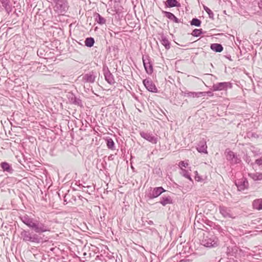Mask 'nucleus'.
Masks as SVG:
<instances>
[{"mask_svg": "<svg viewBox=\"0 0 262 262\" xmlns=\"http://www.w3.org/2000/svg\"><path fill=\"white\" fill-rule=\"evenodd\" d=\"M225 154L226 159L230 162L231 164H237L241 162V158L238 157V156L232 151L226 149Z\"/></svg>", "mask_w": 262, "mask_h": 262, "instance_id": "nucleus-6", "label": "nucleus"}, {"mask_svg": "<svg viewBox=\"0 0 262 262\" xmlns=\"http://www.w3.org/2000/svg\"><path fill=\"white\" fill-rule=\"evenodd\" d=\"M216 227H217V229H219L221 228H220V227L219 226H216Z\"/></svg>", "mask_w": 262, "mask_h": 262, "instance_id": "nucleus-45", "label": "nucleus"}, {"mask_svg": "<svg viewBox=\"0 0 262 262\" xmlns=\"http://www.w3.org/2000/svg\"><path fill=\"white\" fill-rule=\"evenodd\" d=\"M163 206H165L167 204H171L173 203L171 198L169 196L162 197L159 202Z\"/></svg>", "mask_w": 262, "mask_h": 262, "instance_id": "nucleus-25", "label": "nucleus"}, {"mask_svg": "<svg viewBox=\"0 0 262 262\" xmlns=\"http://www.w3.org/2000/svg\"><path fill=\"white\" fill-rule=\"evenodd\" d=\"M0 166L4 172H7L8 173L11 174L14 171L11 165L7 162H1Z\"/></svg>", "mask_w": 262, "mask_h": 262, "instance_id": "nucleus-17", "label": "nucleus"}, {"mask_svg": "<svg viewBox=\"0 0 262 262\" xmlns=\"http://www.w3.org/2000/svg\"><path fill=\"white\" fill-rule=\"evenodd\" d=\"M95 43V39L92 37H89L85 38L84 41L85 46L89 48L92 47Z\"/></svg>", "mask_w": 262, "mask_h": 262, "instance_id": "nucleus-28", "label": "nucleus"}, {"mask_svg": "<svg viewBox=\"0 0 262 262\" xmlns=\"http://www.w3.org/2000/svg\"><path fill=\"white\" fill-rule=\"evenodd\" d=\"M253 207L258 210H262V198L255 200L252 203Z\"/></svg>", "mask_w": 262, "mask_h": 262, "instance_id": "nucleus-26", "label": "nucleus"}, {"mask_svg": "<svg viewBox=\"0 0 262 262\" xmlns=\"http://www.w3.org/2000/svg\"><path fill=\"white\" fill-rule=\"evenodd\" d=\"M106 146L107 147L111 150L115 149V143L113 141V140L111 138H107L106 139Z\"/></svg>", "mask_w": 262, "mask_h": 262, "instance_id": "nucleus-30", "label": "nucleus"}, {"mask_svg": "<svg viewBox=\"0 0 262 262\" xmlns=\"http://www.w3.org/2000/svg\"><path fill=\"white\" fill-rule=\"evenodd\" d=\"M95 20L100 25H104L106 23V19L102 17L100 14L96 13L94 14Z\"/></svg>", "mask_w": 262, "mask_h": 262, "instance_id": "nucleus-22", "label": "nucleus"}, {"mask_svg": "<svg viewBox=\"0 0 262 262\" xmlns=\"http://www.w3.org/2000/svg\"><path fill=\"white\" fill-rule=\"evenodd\" d=\"M166 190L161 186L155 187L153 189L150 187L149 192L146 193L145 196L148 200H152L160 196Z\"/></svg>", "mask_w": 262, "mask_h": 262, "instance_id": "nucleus-4", "label": "nucleus"}, {"mask_svg": "<svg viewBox=\"0 0 262 262\" xmlns=\"http://www.w3.org/2000/svg\"><path fill=\"white\" fill-rule=\"evenodd\" d=\"M108 50L110 53H113L114 55L118 52V48L116 45L108 47Z\"/></svg>", "mask_w": 262, "mask_h": 262, "instance_id": "nucleus-35", "label": "nucleus"}, {"mask_svg": "<svg viewBox=\"0 0 262 262\" xmlns=\"http://www.w3.org/2000/svg\"><path fill=\"white\" fill-rule=\"evenodd\" d=\"M232 88V84L230 82H221L213 84L212 90L213 91H227L228 89Z\"/></svg>", "mask_w": 262, "mask_h": 262, "instance_id": "nucleus-8", "label": "nucleus"}, {"mask_svg": "<svg viewBox=\"0 0 262 262\" xmlns=\"http://www.w3.org/2000/svg\"><path fill=\"white\" fill-rule=\"evenodd\" d=\"M190 25L191 26H194L195 27H200L202 21L201 20L198 19V18H193L192 20L190 21Z\"/></svg>", "mask_w": 262, "mask_h": 262, "instance_id": "nucleus-31", "label": "nucleus"}, {"mask_svg": "<svg viewBox=\"0 0 262 262\" xmlns=\"http://www.w3.org/2000/svg\"><path fill=\"white\" fill-rule=\"evenodd\" d=\"M210 49L215 52H221L223 50V47L220 43H214L210 45Z\"/></svg>", "mask_w": 262, "mask_h": 262, "instance_id": "nucleus-23", "label": "nucleus"}, {"mask_svg": "<svg viewBox=\"0 0 262 262\" xmlns=\"http://www.w3.org/2000/svg\"><path fill=\"white\" fill-rule=\"evenodd\" d=\"M21 221L30 229L34 231L23 229L20 232L21 238L23 241L27 243L41 244L47 239L42 234L49 232L50 227L45 222H41L29 216L27 214L19 217Z\"/></svg>", "mask_w": 262, "mask_h": 262, "instance_id": "nucleus-1", "label": "nucleus"}, {"mask_svg": "<svg viewBox=\"0 0 262 262\" xmlns=\"http://www.w3.org/2000/svg\"><path fill=\"white\" fill-rule=\"evenodd\" d=\"M162 13L164 15V16L174 23H179L181 22L180 20L171 12L163 10L162 11Z\"/></svg>", "mask_w": 262, "mask_h": 262, "instance_id": "nucleus-18", "label": "nucleus"}, {"mask_svg": "<svg viewBox=\"0 0 262 262\" xmlns=\"http://www.w3.org/2000/svg\"><path fill=\"white\" fill-rule=\"evenodd\" d=\"M3 7H4L5 10L9 13L11 11V6L9 0H0Z\"/></svg>", "mask_w": 262, "mask_h": 262, "instance_id": "nucleus-27", "label": "nucleus"}, {"mask_svg": "<svg viewBox=\"0 0 262 262\" xmlns=\"http://www.w3.org/2000/svg\"><path fill=\"white\" fill-rule=\"evenodd\" d=\"M96 77V72L92 71L81 75L79 78H81V81L83 83H94L95 81Z\"/></svg>", "mask_w": 262, "mask_h": 262, "instance_id": "nucleus-5", "label": "nucleus"}, {"mask_svg": "<svg viewBox=\"0 0 262 262\" xmlns=\"http://www.w3.org/2000/svg\"><path fill=\"white\" fill-rule=\"evenodd\" d=\"M102 72L106 81L110 84L113 85L115 83L114 77L106 64L103 66Z\"/></svg>", "mask_w": 262, "mask_h": 262, "instance_id": "nucleus-9", "label": "nucleus"}, {"mask_svg": "<svg viewBox=\"0 0 262 262\" xmlns=\"http://www.w3.org/2000/svg\"><path fill=\"white\" fill-rule=\"evenodd\" d=\"M203 9L206 12V13L208 14L209 17L213 20L214 18V14L213 12L208 7L205 5H203Z\"/></svg>", "mask_w": 262, "mask_h": 262, "instance_id": "nucleus-32", "label": "nucleus"}, {"mask_svg": "<svg viewBox=\"0 0 262 262\" xmlns=\"http://www.w3.org/2000/svg\"><path fill=\"white\" fill-rule=\"evenodd\" d=\"M235 184L239 191H243L248 188L249 183L246 178H243L235 181Z\"/></svg>", "mask_w": 262, "mask_h": 262, "instance_id": "nucleus-11", "label": "nucleus"}, {"mask_svg": "<svg viewBox=\"0 0 262 262\" xmlns=\"http://www.w3.org/2000/svg\"><path fill=\"white\" fill-rule=\"evenodd\" d=\"M142 61L146 73L151 75L153 73V65L150 57L148 55H143Z\"/></svg>", "mask_w": 262, "mask_h": 262, "instance_id": "nucleus-7", "label": "nucleus"}, {"mask_svg": "<svg viewBox=\"0 0 262 262\" xmlns=\"http://www.w3.org/2000/svg\"><path fill=\"white\" fill-rule=\"evenodd\" d=\"M244 160L248 164L250 163V162H251V158L250 157V156H248L247 155H246L245 156V158H244Z\"/></svg>", "mask_w": 262, "mask_h": 262, "instance_id": "nucleus-41", "label": "nucleus"}, {"mask_svg": "<svg viewBox=\"0 0 262 262\" xmlns=\"http://www.w3.org/2000/svg\"><path fill=\"white\" fill-rule=\"evenodd\" d=\"M225 57H226V58L228 59L229 60L232 61V59H231V56H230V55H229V56H225Z\"/></svg>", "mask_w": 262, "mask_h": 262, "instance_id": "nucleus-43", "label": "nucleus"}, {"mask_svg": "<svg viewBox=\"0 0 262 262\" xmlns=\"http://www.w3.org/2000/svg\"><path fill=\"white\" fill-rule=\"evenodd\" d=\"M203 33V30L202 29H195L192 31V32L191 33V35L194 37H199Z\"/></svg>", "mask_w": 262, "mask_h": 262, "instance_id": "nucleus-34", "label": "nucleus"}, {"mask_svg": "<svg viewBox=\"0 0 262 262\" xmlns=\"http://www.w3.org/2000/svg\"><path fill=\"white\" fill-rule=\"evenodd\" d=\"M207 145H206V141L204 139L200 140L198 144V146L196 147V149L198 151V152L200 153H204V154H207Z\"/></svg>", "mask_w": 262, "mask_h": 262, "instance_id": "nucleus-16", "label": "nucleus"}, {"mask_svg": "<svg viewBox=\"0 0 262 262\" xmlns=\"http://www.w3.org/2000/svg\"><path fill=\"white\" fill-rule=\"evenodd\" d=\"M258 6L259 8L262 11V0H259L258 2Z\"/></svg>", "mask_w": 262, "mask_h": 262, "instance_id": "nucleus-42", "label": "nucleus"}, {"mask_svg": "<svg viewBox=\"0 0 262 262\" xmlns=\"http://www.w3.org/2000/svg\"><path fill=\"white\" fill-rule=\"evenodd\" d=\"M74 191H70L69 190L64 195V202L67 204L71 203L73 204L76 201V196L73 194Z\"/></svg>", "mask_w": 262, "mask_h": 262, "instance_id": "nucleus-13", "label": "nucleus"}, {"mask_svg": "<svg viewBox=\"0 0 262 262\" xmlns=\"http://www.w3.org/2000/svg\"><path fill=\"white\" fill-rule=\"evenodd\" d=\"M194 256V255L193 254H190L189 256L185 257L184 259H181L180 260V262H191L192 260V259L190 258H191Z\"/></svg>", "mask_w": 262, "mask_h": 262, "instance_id": "nucleus-36", "label": "nucleus"}, {"mask_svg": "<svg viewBox=\"0 0 262 262\" xmlns=\"http://www.w3.org/2000/svg\"><path fill=\"white\" fill-rule=\"evenodd\" d=\"M140 135L142 138L152 144H156L158 142V138L151 133L142 131L140 132Z\"/></svg>", "mask_w": 262, "mask_h": 262, "instance_id": "nucleus-10", "label": "nucleus"}, {"mask_svg": "<svg viewBox=\"0 0 262 262\" xmlns=\"http://www.w3.org/2000/svg\"><path fill=\"white\" fill-rule=\"evenodd\" d=\"M78 197H79V198L80 199H81V198H82V196H81L80 195H79V196H78Z\"/></svg>", "mask_w": 262, "mask_h": 262, "instance_id": "nucleus-46", "label": "nucleus"}, {"mask_svg": "<svg viewBox=\"0 0 262 262\" xmlns=\"http://www.w3.org/2000/svg\"><path fill=\"white\" fill-rule=\"evenodd\" d=\"M195 172V176L194 177L195 180L198 182L201 181L202 180V178L198 174V172L196 171Z\"/></svg>", "mask_w": 262, "mask_h": 262, "instance_id": "nucleus-39", "label": "nucleus"}, {"mask_svg": "<svg viewBox=\"0 0 262 262\" xmlns=\"http://www.w3.org/2000/svg\"><path fill=\"white\" fill-rule=\"evenodd\" d=\"M204 93H201V92H184V96L188 97H192V98H195V97H202V95H203Z\"/></svg>", "mask_w": 262, "mask_h": 262, "instance_id": "nucleus-21", "label": "nucleus"}, {"mask_svg": "<svg viewBox=\"0 0 262 262\" xmlns=\"http://www.w3.org/2000/svg\"><path fill=\"white\" fill-rule=\"evenodd\" d=\"M248 175L254 181L262 180V173L261 172L248 173Z\"/></svg>", "mask_w": 262, "mask_h": 262, "instance_id": "nucleus-24", "label": "nucleus"}, {"mask_svg": "<svg viewBox=\"0 0 262 262\" xmlns=\"http://www.w3.org/2000/svg\"><path fill=\"white\" fill-rule=\"evenodd\" d=\"M116 13H118V11H116Z\"/></svg>", "mask_w": 262, "mask_h": 262, "instance_id": "nucleus-47", "label": "nucleus"}, {"mask_svg": "<svg viewBox=\"0 0 262 262\" xmlns=\"http://www.w3.org/2000/svg\"><path fill=\"white\" fill-rule=\"evenodd\" d=\"M68 98L72 104L79 106L80 107H83L81 100L79 98L77 97L73 93H71L69 95Z\"/></svg>", "mask_w": 262, "mask_h": 262, "instance_id": "nucleus-15", "label": "nucleus"}, {"mask_svg": "<svg viewBox=\"0 0 262 262\" xmlns=\"http://www.w3.org/2000/svg\"><path fill=\"white\" fill-rule=\"evenodd\" d=\"M181 174L185 178L188 179V180H189L191 181H192V180L191 178L190 174L189 172L187 170L181 168Z\"/></svg>", "mask_w": 262, "mask_h": 262, "instance_id": "nucleus-33", "label": "nucleus"}, {"mask_svg": "<svg viewBox=\"0 0 262 262\" xmlns=\"http://www.w3.org/2000/svg\"><path fill=\"white\" fill-rule=\"evenodd\" d=\"M255 163L259 166H262V159L259 158L255 160Z\"/></svg>", "mask_w": 262, "mask_h": 262, "instance_id": "nucleus-40", "label": "nucleus"}, {"mask_svg": "<svg viewBox=\"0 0 262 262\" xmlns=\"http://www.w3.org/2000/svg\"><path fill=\"white\" fill-rule=\"evenodd\" d=\"M223 252H224L228 257H236L238 253V247L235 243L230 242L226 243L222 248Z\"/></svg>", "mask_w": 262, "mask_h": 262, "instance_id": "nucleus-3", "label": "nucleus"}, {"mask_svg": "<svg viewBox=\"0 0 262 262\" xmlns=\"http://www.w3.org/2000/svg\"><path fill=\"white\" fill-rule=\"evenodd\" d=\"M79 187L81 188L82 189V191L83 192L88 193L90 194L91 193V192H93L94 190V188L93 187H92V186H90V185L84 186L81 185H79Z\"/></svg>", "mask_w": 262, "mask_h": 262, "instance_id": "nucleus-29", "label": "nucleus"}, {"mask_svg": "<svg viewBox=\"0 0 262 262\" xmlns=\"http://www.w3.org/2000/svg\"><path fill=\"white\" fill-rule=\"evenodd\" d=\"M143 83L148 91L152 93H157L158 92L157 88L151 80L145 79L143 80Z\"/></svg>", "mask_w": 262, "mask_h": 262, "instance_id": "nucleus-12", "label": "nucleus"}, {"mask_svg": "<svg viewBox=\"0 0 262 262\" xmlns=\"http://www.w3.org/2000/svg\"><path fill=\"white\" fill-rule=\"evenodd\" d=\"M201 93H204L203 95H202V97L206 96V95L209 97H211L213 95V93L211 91L201 92Z\"/></svg>", "mask_w": 262, "mask_h": 262, "instance_id": "nucleus-37", "label": "nucleus"}, {"mask_svg": "<svg viewBox=\"0 0 262 262\" xmlns=\"http://www.w3.org/2000/svg\"><path fill=\"white\" fill-rule=\"evenodd\" d=\"M201 243L204 247L213 248L218 246L219 239L216 236L209 233L206 235H204Z\"/></svg>", "mask_w": 262, "mask_h": 262, "instance_id": "nucleus-2", "label": "nucleus"}, {"mask_svg": "<svg viewBox=\"0 0 262 262\" xmlns=\"http://www.w3.org/2000/svg\"><path fill=\"white\" fill-rule=\"evenodd\" d=\"M161 38L160 41L161 44L165 47L166 50H169L170 48V42L163 33L160 34Z\"/></svg>", "mask_w": 262, "mask_h": 262, "instance_id": "nucleus-19", "label": "nucleus"}, {"mask_svg": "<svg viewBox=\"0 0 262 262\" xmlns=\"http://www.w3.org/2000/svg\"><path fill=\"white\" fill-rule=\"evenodd\" d=\"M165 8L180 7L181 4L177 0H167L165 2Z\"/></svg>", "mask_w": 262, "mask_h": 262, "instance_id": "nucleus-20", "label": "nucleus"}, {"mask_svg": "<svg viewBox=\"0 0 262 262\" xmlns=\"http://www.w3.org/2000/svg\"><path fill=\"white\" fill-rule=\"evenodd\" d=\"M147 223H148V224L150 225H151L154 224V222L152 221H150V220Z\"/></svg>", "mask_w": 262, "mask_h": 262, "instance_id": "nucleus-44", "label": "nucleus"}, {"mask_svg": "<svg viewBox=\"0 0 262 262\" xmlns=\"http://www.w3.org/2000/svg\"><path fill=\"white\" fill-rule=\"evenodd\" d=\"M188 164L184 161H182L180 162L179 164V166L180 167H184L186 168L188 166Z\"/></svg>", "mask_w": 262, "mask_h": 262, "instance_id": "nucleus-38", "label": "nucleus"}, {"mask_svg": "<svg viewBox=\"0 0 262 262\" xmlns=\"http://www.w3.org/2000/svg\"><path fill=\"white\" fill-rule=\"evenodd\" d=\"M220 213L225 218H234L231 213V210L223 206H220L219 207Z\"/></svg>", "mask_w": 262, "mask_h": 262, "instance_id": "nucleus-14", "label": "nucleus"}]
</instances>
